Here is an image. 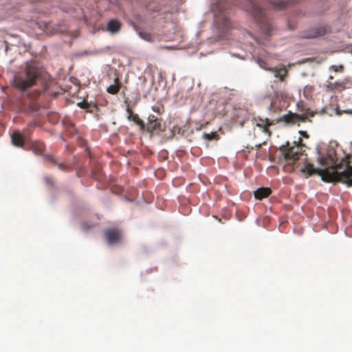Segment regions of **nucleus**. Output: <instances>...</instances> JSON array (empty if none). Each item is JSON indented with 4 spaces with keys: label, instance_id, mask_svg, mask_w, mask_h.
<instances>
[{
    "label": "nucleus",
    "instance_id": "obj_14",
    "mask_svg": "<svg viewBox=\"0 0 352 352\" xmlns=\"http://www.w3.org/2000/svg\"><path fill=\"white\" fill-rule=\"evenodd\" d=\"M267 70L272 72L274 74V76L277 78H279L280 81H283L285 77L287 74V71L284 67H272L267 69Z\"/></svg>",
    "mask_w": 352,
    "mask_h": 352
},
{
    "label": "nucleus",
    "instance_id": "obj_17",
    "mask_svg": "<svg viewBox=\"0 0 352 352\" xmlns=\"http://www.w3.org/2000/svg\"><path fill=\"white\" fill-rule=\"evenodd\" d=\"M31 149L35 154L41 155L45 150V145L41 142H33L31 144Z\"/></svg>",
    "mask_w": 352,
    "mask_h": 352
},
{
    "label": "nucleus",
    "instance_id": "obj_2",
    "mask_svg": "<svg viewBox=\"0 0 352 352\" xmlns=\"http://www.w3.org/2000/svg\"><path fill=\"white\" fill-rule=\"evenodd\" d=\"M300 0H287V1H275L267 0L262 3V5H258L256 0H248V8L247 10L250 12L256 22L260 25L263 32L270 35L272 30V24L268 18L267 10H283L287 8L289 3L298 2Z\"/></svg>",
    "mask_w": 352,
    "mask_h": 352
},
{
    "label": "nucleus",
    "instance_id": "obj_5",
    "mask_svg": "<svg viewBox=\"0 0 352 352\" xmlns=\"http://www.w3.org/2000/svg\"><path fill=\"white\" fill-rule=\"evenodd\" d=\"M309 116H314V113L309 111L302 114L289 113L283 115L282 120L287 123L294 124L297 121L305 122Z\"/></svg>",
    "mask_w": 352,
    "mask_h": 352
},
{
    "label": "nucleus",
    "instance_id": "obj_23",
    "mask_svg": "<svg viewBox=\"0 0 352 352\" xmlns=\"http://www.w3.org/2000/svg\"><path fill=\"white\" fill-rule=\"evenodd\" d=\"M330 70H333L335 72H342L344 70V66L342 65H331L329 68Z\"/></svg>",
    "mask_w": 352,
    "mask_h": 352
},
{
    "label": "nucleus",
    "instance_id": "obj_12",
    "mask_svg": "<svg viewBox=\"0 0 352 352\" xmlns=\"http://www.w3.org/2000/svg\"><path fill=\"white\" fill-rule=\"evenodd\" d=\"M271 193L272 190L270 188L261 187L255 190L254 195L255 199L261 200L269 197Z\"/></svg>",
    "mask_w": 352,
    "mask_h": 352
},
{
    "label": "nucleus",
    "instance_id": "obj_22",
    "mask_svg": "<svg viewBox=\"0 0 352 352\" xmlns=\"http://www.w3.org/2000/svg\"><path fill=\"white\" fill-rule=\"evenodd\" d=\"M348 82L347 80H344L342 82H336L334 84V87L336 89L342 90L345 89V85Z\"/></svg>",
    "mask_w": 352,
    "mask_h": 352
},
{
    "label": "nucleus",
    "instance_id": "obj_19",
    "mask_svg": "<svg viewBox=\"0 0 352 352\" xmlns=\"http://www.w3.org/2000/svg\"><path fill=\"white\" fill-rule=\"evenodd\" d=\"M44 157L47 161L52 163L54 165H56L60 170H64V171H67L68 170L67 166H66L63 163L57 162V161L52 156L45 155Z\"/></svg>",
    "mask_w": 352,
    "mask_h": 352
},
{
    "label": "nucleus",
    "instance_id": "obj_8",
    "mask_svg": "<svg viewBox=\"0 0 352 352\" xmlns=\"http://www.w3.org/2000/svg\"><path fill=\"white\" fill-rule=\"evenodd\" d=\"M214 21L217 23L218 28L223 30H227L231 27V23L226 15L222 14L214 13Z\"/></svg>",
    "mask_w": 352,
    "mask_h": 352
},
{
    "label": "nucleus",
    "instance_id": "obj_4",
    "mask_svg": "<svg viewBox=\"0 0 352 352\" xmlns=\"http://www.w3.org/2000/svg\"><path fill=\"white\" fill-rule=\"evenodd\" d=\"M301 142L302 139L299 138L298 144H300L290 146L289 142H286L285 144H283L280 147V151L283 153V155L285 160L296 162L299 159L300 156L302 155Z\"/></svg>",
    "mask_w": 352,
    "mask_h": 352
},
{
    "label": "nucleus",
    "instance_id": "obj_20",
    "mask_svg": "<svg viewBox=\"0 0 352 352\" xmlns=\"http://www.w3.org/2000/svg\"><path fill=\"white\" fill-rule=\"evenodd\" d=\"M139 36L146 41L152 42L153 40V35L146 32H140Z\"/></svg>",
    "mask_w": 352,
    "mask_h": 352
},
{
    "label": "nucleus",
    "instance_id": "obj_3",
    "mask_svg": "<svg viewBox=\"0 0 352 352\" xmlns=\"http://www.w3.org/2000/svg\"><path fill=\"white\" fill-rule=\"evenodd\" d=\"M39 76L38 68L33 64L28 63L23 70L15 75L14 86L17 89L24 91L34 85Z\"/></svg>",
    "mask_w": 352,
    "mask_h": 352
},
{
    "label": "nucleus",
    "instance_id": "obj_15",
    "mask_svg": "<svg viewBox=\"0 0 352 352\" xmlns=\"http://www.w3.org/2000/svg\"><path fill=\"white\" fill-rule=\"evenodd\" d=\"M127 111L129 112L128 119L133 120L137 125H138L141 130H144L146 129V125L144 124L143 120H142L138 114H133V111L131 109L127 108Z\"/></svg>",
    "mask_w": 352,
    "mask_h": 352
},
{
    "label": "nucleus",
    "instance_id": "obj_25",
    "mask_svg": "<svg viewBox=\"0 0 352 352\" xmlns=\"http://www.w3.org/2000/svg\"><path fill=\"white\" fill-rule=\"evenodd\" d=\"M31 108L33 111H36L38 110V107L36 104H32V107Z\"/></svg>",
    "mask_w": 352,
    "mask_h": 352
},
{
    "label": "nucleus",
    "instance_id": "obj_1",
    "mask_svg": "<svg viewBox=\"0 0 352 352\" xmlns=\"http://www.w3.org/2000/svg\"><path fill=\"white\" fill-rule=\"evenodd\" d=\"M349 155L345 154L340 157L333 146L317 147L316 162L322 168H315L312 164L307 162L300 171L307 177L317 174L326 182L341 181L352 186V166L349 165Z\"/></svg>",
    "mask_w": 352,
    "mask_h": 352
},
{
    "label": "nucleus",
    "instance_id": "obj_9",
    "mask_svg": "<svg viewBox=\"0 0 352 352\" xmlns=\"http://www.w3.org/2000/svg\"><path fill=\"white\" fill-rule=\"evenodd\" d=\"M253 121L256 126L262 129L264 132H269L268 127L272 124L269 119L256 117L253 119Z\"/></svg>",
    "mask_w": 352,
    "mask_h": 352
},
{
    "label": "nucleus",
    "instance_id": "obj_10",
    "mask_svg": "<svg viewBox=\"0 0 352 352\" xmlns=\"http://www.w3.org/2000/svg\"><path fill=\"white\" fill-rule=\"evenodd\" d=\"M326 32V28L323 26H320L309 30L304 36L306 38H316L324 35Z\"/></svg>",
    "mask_w": 352,
    "mask_h": 352
},
{
    "label": "nucleus",
    "instance_id": "obj_18",
    "mask_svg": "<svg viewBox=\"0 0 352 352\" xmlns=\"http://www.w3.org/2000/svg\"><path fill=\"white\" fill-rule=\"evenodd\" d=\"M120 87L121 84L119 81V79L118 78H116L114 79V84L109 86L107 89V91L111 94H116L120 91Z\"/></svg>",
    "mask_w": 352,
    "mask_h": 352
},
{
    "label": "nucleus",
    "instance_id": "obj_28",
    "mask_svg": "<svg viewBox=\"0 0 352 352\" xmlns=\"http://www.w3.org/2000/svg\"><path fill=\"white\" fill-rule=\"evenodd\" d=\"M333 78V77L332 76H330L329 78V80H332Z\"/></svg>",
    "mask_w": 352,
    "mask_h": 352
},
{
    "label": "nucleus",
    "instance_id": "obj_24",
    "mask_svg": "<svg viewBox=\"0 0 352 352\" xmlns=\"http://www.w3.org/2000/svg\"><path fill=\"white\" fill-rule=\"evenodd\" d=\"M299 133H300V134L302 137H304V138H307L309 137V135H308V134L307 133V132H306V131H299Z\"/></svg>",
    "mask_w": 352,
    "mask_h": 352
},
{
    "label": "nucleus",
    "instance_id": "obj_16",
    "mask_svg": "<svg viewBox=\"0 0 352 352\" xmlns=\"http://www.w3.org/2000/svg\"><path fill=\"white\" fill-rule=\"evenodd\" d=\"M121 28V23L118 20L112 19L107 23V30L111 33L119 32Z\"/></svg>",
    "mask_w": 352,
    "mask_h": 352
},
{
    "label": "nucleus",
    "instance_id": "obj_21",
    "mask_svg": "<svg viewBox=\"0 0 352 352\" xmlns=\"http://www.w3.org/2000/svg\"><path fill=\"white\" fill-rule=\"evenodd\" d=\"M218 137H219V135L217 133V132H211L210 133H204V138L208 140H214V139L217 140Z\"/></svg>",
    "mask_w": 352,
    "mask_h": 352
},
{
    "label": "nucleus",
    "instance_id": "obj_11",
    "mask_svg": "<svg viewBox=\"0 0 352 352\" xmlns=\"http://www.w3.org/2000/svg\"><path fill=\"white\" fill-rule=\"evenodd\" d=\"M234 116L241 125L249 118V113L245 109H235Z\"/></svg>",
    "mask_w": 352,
    "mask_h": 352
},
{
    "label": "nucleus",
    "instance_id": "obj_13",
    "mask_svg": "<svg viewBox=\"0 0 352 352\" xmlns=\"http://www.w3.org/2000/svg\"><path fill=\"white\" fill-rule=\"evenodd\" d=\"M11 140L13 145L22 147L24 144V138L19 131H14L11 135Z\"/></svg>",
    "mask_w": 352,
    "mask_h": 352
},
{
    "label": "nucleus",
    "instance_id": "obj_27",
    "mask_svg": "<svg viewBox=\"0 0 352 352\" xmlns=\"http://www.w3.org/2000/svg\"><path fill=\"white\" fill-rule=\"evenodd\" d=\"M162 49H167V50H170L171 49L172 47H169V46H163V47H161Z\"/></svg>",
    "mask_w": 352,
    "mask_h": 352
},
{
    "label": "nucleus",
    "instance_id": "obj_6",
    "mask_svg": "<svg viewBox=\"0 0 352 352\" xmlns=\"http://www.w3.org/2000/svg\"><path fill=\"white\" fill-rule=\"evenodd\" d=\"M104 236L109 244L113 245L122 240V232L118 228H108L104 231Z\"/></svg>",
    "mask_w": 352,
    "mask_h": 352
},
{
    "label": "nucleus",
    "instance_id": "obj_26",
    "mask_svg": "<svg viewBox=\"0 0 352 352\" xmlns=\"http://www.w3.org/2000/svg\"><path fill=\"white\" fill-rule=\"evenodd\" d=\"M40 94V91H36L35 95L32 97L33 99L36 98Z\"/></svg>",
    "mask_w": 352,
    "mask_h": 352
},
{
    "label": "nucleus",
    "instance_id": "obj_7",
    "mask_svg": "<svg viewBox=\"0 0 352 352\" xmlns=\"http://www.w3.org/2000/svg\"><path fill=\"white\" fill-rule=\"evenodd\" d=\"M148 123L146 126V131L151 133L162 131V124L160 121L154 115H150L148 118Z\"/></svg>",
    "mask_w": 352,
    "mask_h": 352
}]
</instances>
